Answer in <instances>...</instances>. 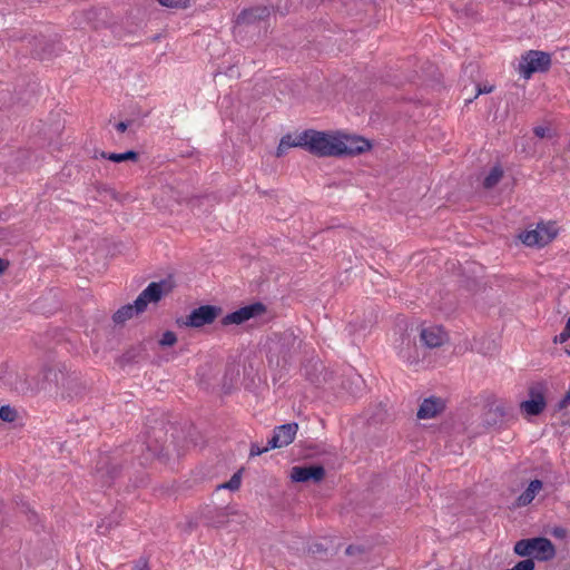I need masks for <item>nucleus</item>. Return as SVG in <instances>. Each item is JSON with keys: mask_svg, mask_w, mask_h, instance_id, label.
I'll return each mask as SVG.
<instances>
[{"mask_svg": "<svg viewBox=\"0 0 570 570\" xmlns=\"http://www.w3.org/2000/svg\"><path fill=\"white\" fill-rule=\"evenodd\" d=\"M177 429L164 421H155L154 425H149L145 441H136L119 448L110 453H102L96 462L94 476L101 487H110L136 458L140 465L147 464L153 459L168 460L173 453H178L174 441L168 440V433L174 436Z\"/></svg>", "mask_w": 570, "mask_h": 570, "instance_id": "nucleus-1", "label": "nucleus"}, {"mask_svg": "<svg viewBox=\"0 0 570 570\" xmlns=\"http://www.w3.org/2000/svg\"><path fill=\"white\" fill-rule=\"evenodd\" d=\"M45 379L49 382V392L60 394L62 399L75 400L86 393L79 373L68 371L62 364H56L45 368Z\"/></svg>", "mask_w": 570, "mask_h": 570, "instance_id": "nucleus-2", "label": "nucleus"}, {"mask_svg": "<svg viewBox=\"0 0 570 570\" xmlns=\"http://www.w3.org/2000/svg\"><path fill=\"white\" fill-rule=\"evenodd\" d=\"M303 341L293 331L274 334L268 345L269 360L278 366L289 365L298 355Z\"/></svg>", "mask_w": 570, "mask_h": 570, "instance_id": "nucleus-3", "label": "nucleus"}, {"mask_svg": "<svg viewBox=\"0 0 570 570\" xmlns=\"http://www.w3.org/2000/svg\"><path fill=\"white\" fill-rule=\"evenodd\" d=\"M305 150L316 157H336L337 132L304 130Z\"/></svg>", "mask_w": 570, "mask_h": 570, "instance_id": "nucleus-4", "label": "nucleus"}, {"mask_svg": "<svg viewBox=\"0 0 570 570\" xmlns=\"http://www.w3.org/2000/svg\"><path fill=\"white\" fill-rule=\"evenodd\" d=\"M8 385L21 395H36L40 391L49 392V382L45 379V370L38 376H29L27 373L10 374Z\"/></svg>", "mask_w": 570, "mask_h": 570, "instance_id": "nucleus-5", "label": "nucleus"}, {"mask_svg": "<svg viewBox=\"0 0 570 570\" xmlns=\"http://www.w3.org/2000/svg\"><path fill=\"white\" fill-rule=\"evenodd\" d=\"M551 67V55L539 50L525 51L519 60L517 70L524 79L535 72H547Z\"/></svg>", "mask_w": 570, "mask_h": 570, "instance_id": "nucleus-6", "label": "nucleus"}, {"mask_svg": "<svg viewBox=\"0 0 570 570\" xmlns=\"http://www.w3.org/2000/svg\"><path fill=\"white\" fill-rule=\"evenodd\" d=\"M223 313V308L217 305H202L194 308L184 320H177L181 326L199 328L213 324Z\"/></svg>", "mask_w": 570, "mask_h": 570, "instance_id": "nucleus-7", "label": "nucleus"}, {"mask_svg": "<svg viewBox=\"0 0 570 570\" xmlns=\"http://www.w3.org/2000/svg\"><path fill=\"white\" fill-rule=\"evenodd\" d=\"M171 289L173 285L167 279L151 282L134 301L137 312H145L149 303H158Z\"/></svg>", "mask_w": 570, "mask_h": 570, "instance_id": "nucleus-8", "label": "nucleus"}, {"mask_svg": "<svg viewBox=\"0 0 570 570\" xmlns=\"http://www.w3.org/2000/svg\"><path fill=\"white\" fill-rule=\"evenodd\" d=\"M171 289L173 285L167 279L151 282L134 301L137 312H145L149 303H158Z\"/></svg>", "mask_w": 570, "mask_h": 570, "instance_id": "nucleus-9", "label": "nucleus"}, {"mask_svg": "<svg viewBox=\"0 0 570 570\" xmlns=\"http://www.w3.org/2000/svg\"><path fill=\"white\" fill-rule=\"evenodd\" d=\"M371 147V142L363 137L337 132L336 157L361 155Z\"/></svg>", "mask_w": 570, "mask_h": 570, "instance_id": "nucleus-10", "label": "nucleus"}, {"mask_svg": "<svg viewBox=\"0 0 570 570\" xmlns=\"http://www.w3.org/2000/svg\"><path fill=\"white\" fill-rule=\"evenodd\" d=\"M265 312L266 306L262 302H255L226 314L220 320V324L223 326L242 325L252 318L263 315Z\"/></svg>", "mask_w": 570, "mask_h": 570, "instance_id": "nucleus-11", "label": "nucleus"}, {"mask_svg": "<svg viewBox=\"0 0 570 570\" xmlns=\"http://www.w3.org/2000/svg\"><path fill=\"white\" fill-rule=\"evenodd\" d=\"M546 386L542 383L532 384L529 387V400L521 402L520 407L528 415L535 416L546 409Z\"/></svg>", "mask_w": 570, "mask_h": 570, "instance_id": "nucleus-12", "label": "nucleus"}, {"mask_svg": "<svg viewBox=\"0 0 570 570\" xmlns=\"http://www.w3.org/2000/svg\"><path fill=\"white\" fill-rule=\"evenodd\" d=\"M448 341V333L439 325L422 326L420 343L428 348L440 347Z\"/></svg>", "mask_w": 570, "mask_h": 570, "instance_id": "nucleus-13", "label": "nucleus"}, {"mask_svg": "<svg viewBox=\"0 0 570 570\" xmlns=\"http://www.w3.org/2000/svg\"><path fill=\"white\" fill-rule=\"evenodd\" d=\"M298 431V424L295 422L286 423L274 429L272 439L268 441V448L279 449L289 445Z\"/></svg>", "mask_w": 570, "mask_h": 570, "instance_id": "nucleus-14", "label": "nucleus"}, {"mask_svg": "<svg viewBox=\"0 0 570 570\" xmlns=\"http://www.w3.org/2000/svg\"><path fill=\"white\" fill-rule=\"evenodd\" d=\"M325 476V469L322 465L294 466L291 471V478L294 482H320Z\"/></svg>", "mask_w": 570, "mask_h": 570, "instance_id": "nucleus-15", "label": "nucleus"}, {"mask_svg": "<svg viewBox=\"0 0 570 570\" xmlns=\"http://www.w3.org/2000/svg\"><path fill=\"white\" fill-rule=\"evenodd\" d=\"M445 402L441 397L431 396L425 399L417 410V417L425 420L432 419L443 412Z\"/></svg>", "mask_w": 570, "mask_h": 570, "instance_id": "nucleus-16", "label": "nucleus"}, {"mask_svg": "<svg viewBox=\"0 0 570 570\" xmlns=\"http://www.w3.org/2000/svg\"><path fill=\"white\" fill-rule=\"evenodd\" d=\"M556 556V548L551 540L544 537L533 538L532 557L539 561L552 560Z\"/></svg>", "mask_w": 570, "mask_h": 570, "instance_id": "nucleus-17", "label": "nucleus"}, {"mask_svg": "<svg viewBox=\"0 0 570 570\" xmlns=\"http://www.w3.org/2000/svg\"><path fill=\"white\" fill-rule=\"evenodd\" d=\"M271 10L265 6H257L249 9H244L237 16L236 22L238 24H250L256 21L265 20L269 17Z\"/></svg>", "mask_w": 570, "mask_h": 570, "instance_id": "nucleus-18", "label": "nucleus"}, {"mask_svg": "<svg viewBox=\"0 0 570 570\" xmlns=\"http://www.w3.org/2000/svg\"><path fill=\"white\" fill-rule=\"evenodd\" d=\"M510 414L509 409L504 404H492L484 414V424L488 426H501Z\"/></svg>", "mask_w": 570, "mask_h": 570, "instance_id": "nucleus-19", "label": "nucleus"}, {"mask_svg": "<svg viewBox=\"0 0 570 570\" xmlns=\"http://www.w3.org/2000/svg\"><path fill=\"white\" fill-rule=\"evenodd\" d=\"M542 230L543 228L541 224H539L537 229L523 232L519 237L521 242L527 246L543 247L554 238V234L542 235Z\"/></svg>", "mask_w": 570, "mask_h": 570, "instance_id": "nucleus-20", "label": "nucleus"}, {"mask_svg": "<svg viewBox=\"0 0 570 570\" xmlns=\"http://www.w3.org/2000/svg\"><path fill=\"white\" fill-rule=\"evenodd\" d=\"M542 489L543 482L541 480H532L527 489L515 499L513 508H523L529 505Z\"/></svg>", "mask_w": 570, "mask_h": 570, "instance_id": "nucleus-21", "label": "nucleus"}, {"mask_svg": "<svg viewBox=\"0 0 570 570\" xmlns=\"http://www.w3.org/2000/svg\"><path fill=\"white\" fill-rule=\"evenodd\" d=\"M399 356L409 364H416L420 361V354L416 344L410 337H402V343L399 350Z\"/></svg>", "mask_w": 570, "mask_h": 570, "instance_id": "nucleus-22", "label": "nucleus"}, {"mask_svg": "<svg viewBox=\"0 0 570 570\" xmlns=\"http://www.w3.org/2000/svg\"><path fill=\"white\" fill-rule=\"evenodd\" d=\"M292 147H301L305 149L304 131L299 132L295 137L291 134L283 136L277 147L276 156L282 157Z\"/></svg>", "mask_w": 570, "mask_h": 570, "instance_id": "nucleus-23", "label": "nucleus"}, {"mask_svg": "<svg viewBox=\"0 0 570 570\" xmlns=\"http://www.w3.org/2000/svg\"><path fill=\"white\" fill-rule=\"evenodd\" d=\"M323 370L324 365L320 360H312L304 366V374L311 383L320 385L325 381L321 379Z\"/></svg>", "mask_w": 570, "mask_h": 570, "instance_id": "nucleus-24", "label": "nucleus"}, {"mask_svg": "<svg viewBox=\"0 0 570 570\" xmlns=\"http://www.w3.org/2000/svg\"><path fill=\"white\" fill-rule=\"evenodd\" d=\"M140 313L141 312H137V307H135L134 302L132 304L124 305L119 309H117L112 315V320L116 324H124L126 321L132 318L134 315Z\"/></svg>", "mask_w": 570, "mask_h": 570, "instance_id": "nucleus-25", "label": "nucleus"}, {"mask_svg": "<svg viewBox=\"0 0 570 570\" xmlns=\"http://www.w3.org/2000/svg\"><path fill=\"white\" fill-rule=\"evenodd\" d=\"M100 157L111 160L114 163H121V161H137L139 159V154L135 150H127L125 153H106L101 151Z\"/></svg>", "mask_w": 570, "mask_h": 570, "instance_id": "nucleus-26", "label": "nucleus"}, {"mask_svg": "<svg viewBox=\"0 0 570 570\" xmlns=\"http://www.w3.org/2000/svg\"><path fill=\"white\" fill-rule=\"evenodd\" d=\"M503 168L501 165H495L491 168L489 174L484 177L482 186L485 189H492L495 187L503 177Z\"/></svg>", "mask_w": 570, "mask_h": 570, "instance_id": "nucleus-27", "label": "nucleus"}, {"mask_svg": "<svg viewBox=\"0 0 570 570\" xmlns=\"http://www.w3.org/2000/svg\"><path fill=\"white\" fill-rule=\"evenodd\" d=\"M515 554L520 557H532L533 538L519 540L513 548Z\"/></svg>", "mask_w": 570, "mask_h": 570, "instance_id": "nucleus-28", "label": "nucleus"}, {"mask_svg": "<svg viewBox=\"0 0 570 570\" xmlns=\"http://www.w3.org/2000/svg\"><path fill=\"white\" fill-rule=\"evenodd\" d=\"M242 472L243 470H238L237 472H235L232 478L229 479V481L223 483V484H219L217 487V489H227V490H230V491H236L240 488V484H242Z\"/></svg>", "mask_w": 570, "mask_h": 570, "instance_id": "nucleus-29", "label": "nucleus"}, {"mask_svg": "<svg viewBox=\"0 0 570 570\" xmlns=\"http://www.w3.org/2000/svg\"><path fill=\"white\" fill-rule=\"evenodd\" d=\"M18 416V412L14 407L10 405H3L0 407V420L4 422H14Z\"/></svg>", "mask_w": 570, "mask_h": 570, "instance_id": "nucleus-30", "label": "nucleus"}, {"mask_svg": "<svg viewBox=\"0 0 570 570\" xmlns=\"http://www.w3.org/2000/svg\"><path fill=\"white\" fill-rule=\"evenodd\" d=\"M177 342V335L173 331H166L163 333L161 338L159 340V345L165 346H173Z\"/></svg>", "mask_w": 570, "mask_h": 570, "instance_id": "nucleus-31", "label": "nucleus"}, {"mask_svg": "<svg viewBox=\"0 0 570 570\" xmlns=\"http://www.w3.org/2000/svg\"><path fill=\"white\" fill-rule=\"evenodd\" d=\"M534 561L532 558H527L521 561H519L515 566H513L511 569L507 570H534Z\"/></svg>", "mask_w": 570, "mask_h": 570, "instance_id": "nucleus-32", "label": "nucleus"}, {"mask_svg": "<svg viewBox=\"0 0 570 570\" xmlns=\"http://www.w3.org/2000/svg\"><path fill=\"white\" fill-rule=\"evenodd\" d=\"M159 3L168 8H187L189 0H158Z\"/></svg>", "mask_w": 570, "mask_h": 570, "instance_id": "nucleus-33", "label": "nucleus"}, {"mask_svg": "<svg viewBox=\"0 0 570 570\" xmlns=\"http://www.w3.org/2000/svg\"><path fill=\"white\" fill-rule=\"evenodd\" d=\"M570 338V321H567V324L563 328V331L559 334V336H556L554 342L564 343ZM568 354L570 355V344L569 348L567 350Z\"/></svg>", "mask_w": 570, "mask_h": 570, "instance_id": "nucleus-34", "label": "nucleus"}, {"mask_svg": "<svg viewBox=\"0 0 570 570\" xmlns=\"http://www.w3.org/2000/svg\"><path fill=\"white\" fill-rule=\"evenodd\" d=\"M308 552L313 556H323L327 553V548L321 542H314L308 547Z\"/></svg>", "mask_w": 570, "mask_h": 570, "instance_id": "nucleus-35", "label": "nucleus"}, {"mask_svg": "<svg viewBox=\"0 0 570 570\" xmlns=\"http://www.w3.org/2000/svg\"><path fill=\"white\" fill-rule=\"evenodd\" d=\"M366 552L365 548L363 546H355V544H350L346 549H345V553L347 556H362Z\"/></svg>", "mask_w": 570, "mask_h": 570, "instance_id": "nucleus-36", "label": "nucleus"}, {"mask_svg": "<svg viewBox=\"0 0 570 570\" xmlns=\"http://www.w3.org/2000/svg\"><path fill=\"white\" fill-rule=\"evenodd\" d=\"M273 448H268V444L264 448H261L257 443H253L250 445V451H249V456H257V455H261L269 450H272Z\"/></svg>", "mask_w": 570, "mask_h": 570, "instance_id": "nucleus-37", "label": "nucleus"}, {"mask_svg": "<svg viewBox=\"0 0 570 570\" xmlns=\"http://www.w3.org/2000/svg\"><path fill=\"white\" fill-rule=\"evenodd\" d=\"M131 570H149L148 560L146 558H139Z\"/></svg>", "mask_w": 570, "mask_h": 570, "instance_id": "nucleus-38", "label": "nucleus"}, {"mask_svg": "<svg viewBox=\"0 0 570 570\" xmlns=\"http://www.w3.org/2000/svg\"><path fill=\"white\" fill-rule=\"evenodd\" d=\"M533 132L539 138H546L550 136V129L542 126L534 127Z\"/></svg>", "mask_w": 570, "mask_h": 570, "instance_id": "nucleus-39", "label": "nucleus"}, {"mask_svg": "<svg viewBox=\"0 0 570 570\" xmlns=\"http://www.w3.org/2000/svg\"><path fill=\"white\" fill-rule=\"evenodd\" d=\"M570 405V387L569 391L564 394V396L559 401L558 407L560 410L566 409Z\"/></svg>", "mask_w": 570, "mask_h": 570, "instance_id": "nucleus-40", "label": "nucleus"}, {"mask_svg": "<svg viewBox=\"0 0 570 570\" xmlns=\"http://www.w3.org/2000/svg\"><path fill=\"white\" fill-rule=\"evenodd\" d=\"M552 534L556 538L563 539L567 535V530L564 528L557 527V528L553 529Z\"/></svg>", "mask_w": 570, "mask_h": 570, "instance_id": "nucleus-41", "label": "nucleus"}, {"mask_svg": "<svg viewBox=\"0 0 570 570\" xmlns=\"http://www.w3.org/2000/svg\"><path fill=\"white\" fill-rule=\"evenodd\" d=\"M492 90H493V86H489V87L484 86L483 88L478 86V91H476L474 98H476L481 94H490V92H492Z\"/></svg>", "mask_w": 570, "mask_h": 570, "instance_id": "nucleus-42", "label": "nucleus"}, {"mask_svg": "<svg viewBox=\"0 0 570 570\" xmlns=\"http://www.w3.org/2000/svg\"><path fill=\"white\" fill-rule=\"evenodd\" d=\"M543 230H542V235H551V234H554V237L557 236V230L553 228V226H546L543 224H541Z\"/></svg>", "mask_w": 570, "mask_h": 570, "instance_id": "nucleus-43", "label": "nucleus"}, {"mask_svg": "<svg viewBox=\"0 0 570 570\" xmlns=\"http://www.w3.org/2000/svg\"><path fill=\"white\" fill-rule=\"evenodd\" d=\"M130 121H119L115 127L119 132H124L127 130Z\"/></svg>", "mask_w": 570, "mask_h": 570, "instance_id": "nucleus-44", "label": "nucleus"}, {"mask_svg": "<svg viewBox=\"0 0 570 570\" xmlns=\"http://www.w3.org/2000/svg\"><path fill=\"white\" fill-rule=\"evenodd\" d=\"M9 263L2 258H0V275L7 269Z\"/></svg>", "mask_w": 570, "mask_h": 570, "instance_id": "nucleus-45", "label": "nucleus"}, {"mask_svg": "<svg viewBox=\"0 0 570 570\" xmlns=\"http://www.w3.org/2000/svg\"><path fill=\"white\" fill-rule=\"evenodd\" d=\"M505 2H510V3H518V4H522L524 2V0H504Z\"/></svg>", "mask_w": 570, "mask_h": 570, "instance_id": "nucleus-46", "label": "nucleus"}, {"mask_svg": "<svg viewBox=\"0 0 570 570\" xmlns=\"http://www.w3.org/2000/svg\"><path fill=\"white\" fill-rule=\"evenodd\" d=\"M35 55H36L38 58H40V59H43V58H45V57H43V55H41V53L36 52Z\"/></svg>", "mask_w": 570, "mask_h": 570, "instance_id": "nucleus-47", "label": "nucleus"}, {"mask_svg": "<svg viewBox=\"0 0 570 570\" xmlns=\"http://www.w3.org/2000/svg\"><path fill=\"white\" fill-rule=\"evenodd\" d=\"M568 149L570 150V141H569V145H568Z\"/></svg>", "mask_w": 570, "mask_h": 570, "instance_id": "nucleus-48", "label": "nucleus"}, {"mask_svg": "<svg viewBox=\"0 0 570 570\" xmlns=\"http://www.w3.org/2000/svg\"><path fill=\"white\" fill-rule=\"evenodd\" d=\"M568 321H570V317L568 318Z\"/></svg>", "mask_w": 570, "mask_h": 570, "instance_id": "nucleus-49", "label": "nucleus"}]
</instances>
